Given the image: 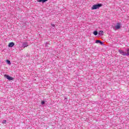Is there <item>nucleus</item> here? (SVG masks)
Here are the masks:
<instances>
[{"instance_id":"obj_1","label":"nucleus","mask_w":129,"mask_h":129,"mask_svg":"<svg viewBox=\"0 0 129 129\" xmlns=\"http://www.w3.org/2000/svg\"><path fill=\"white\" fill-rule=\"evenodd\" d=\"M29 45H28V43L27 42H23V43L20 42L19 46V50H23L24 48H26Z\"/></svg>"},{"instance_id":"obj_2","label":"nucleus","mask_w":129,"mask_h":129,"mask_svg":"<svg viewBox=\"0 0 129 129\" xmlns=\"http://www.w3.org/2000/svg\"><path fill=\"white\" fill-rule=\"evenodd\" d=\"M101 7H102V4H101L95 5L92 6V10H97V9H99Z\"/></svg>"},{"instance_id":"obj_3","label":"nucleus","mask_w":129,"mask_h":129,"mask_svg":"<svg viewBox=\"0 0 129 129\" xmlns=\"http://www.w3.org/2000/svg\"><path fill=\"white\" fill-rule=\"evenodd\" d=\"M4 77L7 78V79H8V80H13L14 78H13V77H11V76H9V75H5Z\"/></svg>"},{"instance_id":"obj_4","label":"nucleus","mask_w":129,"mask_h":129,"mask_svg":"<svg viewBox=\"0 0 129 129\" xmlns=\"http://www.w3.org/2000/svg\"><path fill=\"white\" fill-rule=\"evenodd\" d=\"M115 28L116 30H119L120 29V23H117L116 26H115Z\"/></svg>"},{"instance_id":"obj_5","label":"nucleus","mask_w":129,"mask_h":129,"mask_svg":"<svg viewBox=\"0 0 129 129\" xmlns=\"http://www.w3.org/2000/svg\"><path fill=\"white\" fill-rule=\"evenodd\" d=\"M118 52L119 53H120V54H121L122 55H123V56H125V52H123V50H119Z\"/></svg>"},{"instance_id":"obj_6","label":"nucleus","mask_w":129,"mask_h":129,"mask_svg":"<svg viewBox=\"0 0 129 129\" xmlns=\"http://www.w3.org/2000/svg\"><path fill=\"white\" fill-rule=\"evenodd\" d=\"M15 43L14 42H10L9 44L8 47H14Z\"/></svg>"},{"instance_id":"obj_7","label":"nucleus","mask_w":129,"mask_h":129,"mask_svg":"<svg viewBox=\"0 0 129 129\" xmlns=\"http://www.w3.org/2000/svg\"><path fill=\"white\" fill-rule=\"evenodd\" d=\"M95 43L96 44H98V43H99L100 45H103V42H101L100 40H96Z\"/></svg>"},{"instance_id":"obj_8","label":"nucleus","mask_w":129,"mask_h":129,"mask_svg":"<svg viewBox=\"0 0 129 129\" xmlns=\"http://www.w3.org/2000/svg\"><path fill=\"white\" fill-rule=\"evenodd\" d=\"M37 2H38V3H42L43 4H44V3L48 2V0H37Z\"/></svg>"},{"instance_id":"obj_9","label":"nucleus","mask_w":129,"mask_h":129,"mask_svg":"<svg viewBox=\"0 0 129 129\" xmlns=\"http://www.w3.org/2000/svg\"><path fill=\"white\" fill-rule=\"evenodd\" d=\"M99 36H103V31L101 30L98 33Z\"/></svg>"},{"instance_id":"obj_10","label":"nucleus","mask_w":129,"mask_h":129,"mask_svg":"<svg viewBox=\"0 0 129 129\" xmlns=\"http://www.w3.org/2000/svg\"><path fill=\"white\" fill-rule=\"evenodd\" d=\"M93 33L94 35H95V36H97L98 32H97V31H95L93 32Z\"/></svg>"},{"instance_id":"obj_11","label":"nucleus","mask_w":129,"mask_h":129,"mask_svg":"<svg viewBox=\"0 0 129 129\" xmlns=\"http://www.w3.org/2000/svg\"><path fill=\"white\" fill-rule=\"evenodd\" d=\"M126 51L127 53H125V56H129V48H127Z\"/></svg>"},{"instance_id":"obj_12","label":"nucleus","mask_w":129,"mask_h":129,"mask_svg":"<svg viewBox=\"0 0 129 129\" xmlns=\"http://www.w3.org/2000/svg\"><path fill=\"white\" fill-rule=\"evenodd\" d=\"M6 62H7V63L9 64V65H11V61H10L9 59H7Z\"/></svg>"},{"instance_id":"obj_13","label":"nucleus","mask_w":129,"mask_h":129,"mask_svg":"<svg viewBox=\"0 0 129 129\" xmlns=\"http://www.w3.org/2000/svg\"><path fill=\"white\" fill-rule=\"evenodd\" d=\"M41 104L43 105V104H45V101H43L41 102Z\"/></svg>"},{"instance_id":"obj_14","label":"nucleus","mask_w":129,"mask_h":129,"mask_svg":"<svg viewBox=\"0 0 129 129\" xmlns=\"http://www.w3.org/2000/svg\"><path fill=\"white\" fill-rule=\"evenodd\" d=\"M51 26H52V27H53V28H55V25L51 24Z\"/></svg>"},{"instance_id":"obj_15","label":"nucleus","mask_w":129,"mask_h":129,"mask_svg":"<svg viewBox=\"0 0 129 129\" xmlns=\"http://www.w3.org/2000/svg\"><path fill=\"white\" fill-rule=\"evenodd\" d=\"M3 123H7V120H4Z\"/></svg>"},{"instance_id":"obj_16","label":"nucleus","mask_w":129,"mask_h":129,"mask_svg":"<svg viewBox=\"0 0 129 129\" xmlns=\"http://www.w3.org/2000/svg\"><path fill=\"white\" fill-rule=\"evenodd\" d=\"M46 44H48V42H46Z\"/></svg>"}]
</instances>
